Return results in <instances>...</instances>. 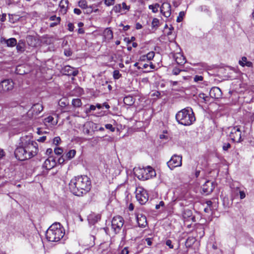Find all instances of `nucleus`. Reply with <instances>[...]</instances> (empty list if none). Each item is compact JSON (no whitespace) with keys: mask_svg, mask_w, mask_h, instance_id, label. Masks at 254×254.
Instances as JSON below:
<instances>
[{"mask_svg":"<svg viewBox=\"0 0 254 254\" xmlns=\"http://www.w3.org/2000/svg\"><path fill=\"white\" fill-rule=\"evenodd\" d=\"M35 144L31 140V136L21 137V145L16 148L14 152L16 158L20 161H24L35 156L38 151Z\"/></svg>","mask_w":254,"mask_h":254,"instance_id":"obj_1","label":"nucleus"},{"mask_svg":"<svg viewBox=\"0 0 254 254\" xmlns=\"http://www.w3.org/2000/svg\"><path fill=\"white\" fill-rule=\"evenodd\" d=\"M76 154V150L72 149L69 150L66 154L65 158L68 160H70L73 158Z\"/></svg>","mask_w":254,"mask_h":254,"instance_id":"obj_31","label":"nucleus"},{"mask_svg":"<svg viewBox=\"0 0 254 254\" xmlns=\"http://www.w3.org/2000/svg\"><path fill=\"white\" fill-rule=\"evenodd\" d=\"M233 191L236 193V194L238 195V193L240 194V197L241 199H243L246 197L245 192L243 190H240V188L238 187L236 188H234L233 189Z\"/></svg>","mask_w":254,"mask_h":254,"instance_id":"obj_26","label":"nucleus"},{"mask_svg":"<svg viewBox=\"0 0 254 254\" xmlns=\"http://www.w3.org/2000/svg\"><path fill=\"white\" fill-rule=\"evenodd\" d=\"M230 137L233 141L236 142H240L243 140L242 132L239 126H236L231 128Z\"/></svg>","mask_w":254,"mask_h":254,"instance_id":"obj_7","label":"nucleus"},{"mask_svg":"<svg viewBox=\"0 0 254 254\" xmlns=\"http://www.w3.org/2000/svg\"><path fill=\"white\" fill-rule=\"evenodd\" d=\"M206 203L207 204V206H209V207H211V206L212 205V202L210 200H208L206 202Z\"/></svg>","mask_w":254,"mask_h":254,"instance_id":"obj_63","label":"nucleus"},{"mask_svg":"<svg viewBox=\"0 0 254 254\" xmlns=\"http://www.w3.org/2000/svg\"><path fill=\"white\" fill-rule=\"evenodd\" d=\"M52 152H53V150L51 148H48V149H47V150L46 151V154L47 155H50L52 153Z\"/></svg>","mask_w":254,"mask_h":254,"instance_id":"obj_62","label":"nucleus"},{"mask_svg":"<svg viewBox=\"0 0 254 254\" xmlns=\"http://www.w3.org/2000/svg\"><path fill=\"white\" fill-rule=\"evenodd\" d=\"M136 218L139 227L144 228L147 225L146 217L143 214L139 213H136Z\"/></svg>","mask_w":254,"mask_h":254,"instance_id":"obj_13","label":"nucleus"},{"mask_svg":"<svg viewBox=\"0 0 254 254\" xmlns=\"http://www.w3.org/2000/svg\"><path fill=\"white\" fill-rule=\"evenodd\" d=\"M166 245L168 246L170 249L173 248V245L172 244V241L170 240H168L166 242Z\"/></svg>","mask_w":254,"mask_h":254,"instance_id":"obj_52","label":"nucleus"},{"mask_svg":"<svg viewBox=\"0 0 254 254\" xmlns=\"http://www.w3.org/2000/svg\"><path fill=\"white\" fill-rule=\"evenodd\" d=\"M183 217L185 221H188L190 219L193 220L194 218V217L192 216V211L189 209H185L184 211Z\"/></svg>","mask_w":254,"mask_h":254,"instance_id":"obj_20","label":"nucleus"},{"mask_svg":"<svg viewBox=\"0 0 254 254\" xmlns=\"http://www.w3.org/2000/svg\"><path fill=\"white\" fill-rule=\"evenodd\" d=\"M174 58L176 63L179 64H183L186 62L184 57L180 54L175 55L174 56Z\"/></svg>","mask_w":254,"mask_h":254,"instance_id":"obj_24","label":"nucleus"},{"mask_svg":"<svg viewBox=\"0 0 254 254\" xmlns=\"http://www.w3.org/2000/svg\"><path fill=\"white\" fill-rule=\"evenodd\" d=\"M176 119L179 124L184 126H190L195 121L192 109L189 107L178 112Z\"/></svg>","mask_w":254,"mask_h":254,"instance_id":"obj_4","label":"nucleus"},{"mask_svg":"<svg viewBox=\"0 0 254 254\" xmlns=\"http://www.w3.org/2000/svg\"><path fill=\"white\" fill-rule=\"evenodd\" d=\"M53 120H54V118L53 117L49 116L47 118L45 119V122L48 123H52V121H53Z\"/></svg>","mask_w":254,"mask_h":254,"instance_id":"obj_50","label":"nucleus"},{"mask_svg":"<svg viewBox=\"0 0 254 254\" xmlns=\"http://www.w3.org/2000/svg\"><path fill=\"white\" fill-rule=\"evenodd\" d=\"M49 19L51 21H53V22H52L50 24V26L51 27H54L57 26L60 24L61 21L60 17H57L56 15L51 16Z\"/></svg>","mask_w":254,"mask_h":254,"instance_id":"obj_21","label":"nucleus"},{"mask_svg":"<svg viewBox=\"0 0 254 254\" xmlns=\"http://www.w3.org/2000/svg\"><path fill=\"white\" fill-rule=\"evenodd\" d=\"M5 155L4 151L3 149H0V159L2 158Z\"/></svg>","mask_w":254,"mask_h":254,"instance_id":"obj_60","label":"nucleus"},{"mask_svg":"<svg viewBox=\"0 0 254 254\" xmlns=\"http://www.w3.org/2000/svg\"><path fill=\"white\" fill-rule=\"evenodd\" d=\"M84 9L85 10L84 13L90 14L93 12V5L89 6H87Z\"/></svg>","mask_w":254,"mask_h":254,"instance_id":"obj_41","label":"nucleus"},{"mask_svg":"<svg viewBox=\"0 0 254 254\" xmlns=\"http://www.w3.org/2000/svg\"><path fill=\"white\" fill-rule=\"evenodd\" d=\"M68 6V0H61L59 4V12L62 14H65L67 10Z\"/></svg>","mask_w":254,"mask_h":254,"instance_id":"obj_15","label":"nucleus"},{"mask_svg":"<svg viewBox=\"0 0 254 254\" xmlns=\"http://www.w3.org/2000/svg\"><path fill=\"white\" fill-rule=\"evenodd\" d=\"M155 56V53L154 52H150L147 53L146 55L142 56L141 57V59L142 60H145V59L148 60V61H151L153 59Z\"/></svg>","mask_w":254,"mask_h":254,"instance_id":"obj_30","label":"nucleus"},{"mask_svg":"<svg viewBox=\"0 0 254 254\" xmlns=\"http://www.w3.org/2000/svg\"><path fill=\"white\" fill-rule=\"evenodd\" d=\"M14 87V83L11 80L5 79L0 82V93H4L11 90Z\"/></svg>","mask_w":254,"mask_h":254,"instance_id":"obj_8","label":"nucleus"},{"mask_svg":"<svg viewBox=\"0 0 254 254\" xmlns=\"http://www.w3.org/2000/svg\"><path fill=\"white\" fill-rule=\"evenodd\" d=\"M68 26V29L70 31H73V30H74V25L72 23H69L67 25Z\"/></svg>","mask_w":254,"mask_h":254,"instance_id":"obj_55","label":"nucleus"},{"mask_svg":"<svg viewBox=\"0 0 254 254\" xmlns=\"http://www.w3.org/2000/svg\"><path fill=\"white\" fill-rule=\"evenodd\" d=\"M149 8L152 10L153 13H156L158 12V9L160 7V5L158 3H155L154 4L149 5L148 6Z\"/></svg>","mask_w":254,"mask_h":254,"instance_id":"obj_35","label":"nucleus"},{"mask_svg":"<svg viewBox=\"0 0 254 254\" xmlns=\"http://www.w3.org/2000/svg\"><path fill=\"white\" fill-rule=\"evenodd\" d=\"M64 231L60 223L53 224L46 233L47 239L50 242H58L64 236Z\"/></svg>","mask_w":254,"mask_h":254,"instance_id":"obj_3","label":"nucleus"},{"mask_svg":"<svg viewBox=\"0 0 254 254\" xmlns=\"http://www.w3.org/2000/svg\"><path fill=\"white\" fill-rule=\"evenodd\" d=\"M134 174L139 180H146L155 176V170L151 167L138 168L134 169Z\"/></svg>","mask_w":254,"mask_h":254,"instance_id":"obj_5","label":"nucleus"},{"mask_svg":"<svg viewBox=\"0 0 254 254\" xmlns=\"http://www.w3.org/2000/svg\"><path fill=\"white\" fill-rule=\"evenodd\" d=\"M74 13L77 15H80L81 13V11L78 8H74Z\"/></svg>","mask_w":254,"mask_h":254,"instance_id":"obj_57","label":"nucleus"},{"mask_svg":"<svg viewBox=\"0 0 254 254\" xmlns=\"http://www.w3.org/2000/svg\"><path fill=\"white\" fill-rule=\"evenodd\" d=\"M54 152L57 155H61L63 152V149L61 147H56L54 149Z\"/></svg>","mask_w":254,"mask_h":254,"instance_id":"obj_43","label":"nucleus"},{"mask_svg":"<svg viewBox=\"0 0 254 254\" xmlns=\"http://www.w3.org/2000/svg\"><path fill=\"white\" fill-rule=\"evenodd\" d=\"M142 27V25L141 24H140L139 23H137L135 25V28L136 29H141Z\"/></svg>","mask_w":254,"mask_h":254,"instance_id":"obj_61","label":"nucleus"},{"mask_svg":"<svg viewBox=\"0 0 254 254\" xmlns=\"http://www.w3.org/2000/svg\"><path fill=\"white\" fill-rule=\"evenodd\" d=\"M195 242V238L193 237H190L187 239L185 243V245L186 247L190 248L194 243Z\"/></svg>","mask_w":254,"mask_h":254,"instance_id":"obj_27","label":"nucleus"},{"mask_svg":"<svg viewBox=\"0 0 254 254\" xmlns=\"http://www.w3.org/2000/svg\"><path fill=\"white\" fill-rule=\"evenodd\" d=\"M128 248L125 247L122 250L120 254H128Z\"/></svg>","mask_w":254,"mask_h":254,"instance_id":"obj_54","label":"nucleus"},{"mask_svg":"<svg viewBox=\"0 0 254 254\" xmlns=\"http://www.w3.org/2000/svg\"><path fill=\"white\" fill-rule=\"evenodd\" d=\"M209 94L212 98L218 99L221 96L222 92L219 88L214 87L210 89Z\"/></svg>","mask_w":254,"mask_h":254,"instance_id":"obj_17","label":"nucleus"},{"mask_svg":"<svg viewBox=\"0 0 254 254\" xmlns=\"http://www.w3.org/2000/svg\"><path fill=\"white\" fill-rule=\"evenodd\" d=\"M105 127L106 129H109L112 132H114L115 130V128L113 127L111 124H106L105 125Z\"/></svg>","mask_w":254,"mask_h":254,"instance_id":"obj_46","label":"nucleus"},{"mask_svg":"<svg viewBox=\"0 0 254 254\" xmlns=\"http://www.w3.org/2000/svg\"><path fill=\"white\" fill-rule=\"evenodd\" d=\"M184 16H185V12L184 11L180 12V13L179 14V16L177 17V21L178 22H181L183 20Z\"/></svg>","mask_w":254,"mask_h":254,"instance_id":"obj_40","label":"nucleus"},{"mask_svg":"<svg viewBox=\"0 0 254 254\" xmlns=\"http://www.w3.org/2000/svg\"><path fill=\"white\" fill-rule=\"evenodd\" d=\"M168 166L171 170L182 165V156L174 155L171 159L167 162Z\"/></svg>","mask_w":254,"mask_h":254,"instance_id":"obj_9","label":"nucleus"},{"mask_svg":"<svg viewBox=\"0 0 254 254\" xmlns=\"http://www.w3.org/2000/svg\"><path fill=\"white\" fill-rule=\"evenodd\" d=\"M101 219V216L99 214H92L89 216L88 219L90 222L94 224L95 223L98 222Z\"/></svg>","mask_w":254,"mask_h":254,"instance_id":"obj_25","label":"nucleus"},{"mask_svg":"<svg viewBox=\"0 0 254 254\" xmlns=\"http://www.w3.org/2000/svg\"><path fill=\"white\" fill-rule=\"evenodd\" d=\"M112 11L115 13H121L122 14L126 13V12H123L121 4H117L113 8Z\"/></svg>","mask_w":254,"mask_h":254,"instance_id":"obj_29","label":"nucleus"},{"mask_svg":"<svg viewBox=\"0 0 254 254\" xmlns=\"http://www.w3.org/2000/svg\"><path fill=\"white\" fill-rule=\"evenodd\" d=\"M160 26V21L157 18H154L151 23V26L153 29H157Z\"/></svg>","mask_w":254,"mask_h":254,"instance_id":"obj_33","label":"nucleus"},{"mask_svg":"<svg viewBox=\"0 0 254 254\" xmlns=\"http://www.w3.org/2000/svg\"><path fill=\"white\" fill-rule=\"evenodd\" d=\"M230 147H231V144L228 142L224 143L223 144L222 148H223V150H224V151H227L228 150V149L230 148Z\"/></svg>","mask_w":254,"mask_h":254,"instance_id":"obj_47","label":"nucleus"},{"mask_svg":"<svg viewBox=\"0 0 254 254\" xmlns=\"http://www.w3.org/2000/svg\"><path fill=\"white\" fill-rule=\"evenodd\" d=\"M84 31L83 29L80 28L78 29V33L79 34H83V33H84Z\"/></svg>","mask_w":254,"mask_h":254,"instance_id":"obj_64","label":"nucleus"},{"mask_svg":"<svg viewBox=\"0 0 254 254\" xmlns=\"http://www.w3.org/2000/svg\"><path fill=\"white\" fill-rule=\"evenodd\" d=\"M161 13L166 17H169L171 14V6L169 3L164 2L160 6Z\"/></svg>","mask_w":254,"mask_h":254,"instance_id":"obj_11","label":"nucleus"},{"mask_svg":"<svg viewBox=\"0 0 254 254\" xmlns=\"http://www.w3.org/2000/svg\"><path fill=\"white\" fill-rule=\"evenodd\" d=\"M198 96L200 99H203L204 102H207L208 101L209 97L206 96V95L204 93H200Z\"/></svg>","mask_w":254,"mask_h":254,"instance_id":"obj_44","label":"nucleus"},{"mask_svg":"<svg viewBox=\"0 0 254 254\" xmlns=\"http://www.w3.org/2000/svg\"><path fill=\"white\" fill-rule=\"evenodd\" d=\"M122 76L118 70H115L113 72V77L115 79H119Z\"/></svg>","mask_w":254,"mask_h":254,"instance_id":"obj_39","label":"nucleus"},{"mask_svg":"<svg viewBox=\"0 0 254 254\" xmlns=\"http://www.w3.org/2000/svg\"><path fill=\"white\" fill-rule=\"evenodd\" d=\"M164 205V202L163 201H160L158 204H156L155 206V208L156 209H158L160 208L161 206H163Z\"/></svg>","mask_w":254,"mask_h":254,"instance_id":"obj_56","label":"nucleus"},{"mask_svg":"<svg viewBox=\"0 0 254 254\" xmlns=\"http://www.w3.org/2000/svg\"><path fill=\"white\" fill-rule=\"evenodd\" d=\"M61 141V138L60 137H55L53 139V143L56 145H58Z\"/></svg>","mask_w":254,"mask_h":254,"instance_id":"obj_49","label":"nucleus"},{"mask_svg":"<svg viewBox=\"0 0 254 254\" xmlns=\"http://www.w3.org/2000/svg\"><path fill=\"white\" fill-rule=\"evenodd\" d=\"M124 102L127 105H131L134 103L133 97L130 96L125 97L124 99Z\"/></svg>","mask_w":254,"mask_h":254,"instance_id":"obj_32","label":"nucleus"},{"mask_svg":"<svg viewBox=\"0 0 254 254\" xmlns=\"http://www.w3.org/2000/svg\"><path fill=\"white\" fill-rule=\"evenodd\" d=\"M89 124H85L84 125L83 127V132L85 134H89L90 133V130L89 128Z\"/></svg>","mask_w":254,"mask_h":254,"instance_id":"obj_37","label":"nucleus"},{"mask_svg":"<svg viewBox=\"0 0 254 254\" xmlns=\"http://www.w3.org/2000/svg\"><path fill=\"white\" fill-rule=\"evenodd\" d=\"M203 76H201V75H195L194 77V81L195 82H199V81H202L203 80Z\"/></svg>","mask_w":254,"mask_h":254,"instance_id":"obj_48","label":"nucleus"},{"mask_svg":"<svg viewBox=\"0 0 254 254\" xmlns=\"http://www.w3.org/2000/svg\"><path fill=\"white\" fill-rule=\"evenodd\" d=\"M72 104L74 107L78 108L81 106L82 102L80 99H73L72 101Z\"/></svg>","mask_w":254,"mask_h":254,"instance_id":"obj_34","label":"nucleus"},{"mask_svg":"<svg viewBox=\"0 0 254 254\" xmlns=\"http://www.w3.org/2000/svg\"><path fill=\"white\" fill-rule=\"evenodd\" d=\"M115 0H104L105 4L108 6H111L115 3Z\"/></svg>","mask_w":254,"mask_h":254,"instance_id":"obj_45","label":"nucleus"},{"mask_svg":"<svg viewBox=\"0 0 254 254\" xmlns=\"http://www.w3.org/2000/svg\"><path fill=\"white\" fill-rule=\"evenodd\" d=\"M64 54L66 57H69L71 55L72 52L69 49H66L64 51Z\"/></svg>","mask_w":254,"mask_h":254,"instance_id":"obj_51","label":"nucleus"},{"mask_svg":"<svg viewBox=\"0 0 254 254\" xmlns=\"http://www.w3.org/2000/svg\"><path fill=\"white\" fill-rule=\"evenodd\" d=\"M145 241H146L147 242V244L148 246H151V244H152V241H151V238H147L146 239Z\"/></svg>","mask_w":254,"mask_h":254,"instance_id":"obj_59","label":"nucleus"},{"mask_svg":"<svg viewBox=\"0 0 254 254\" xmlns=\"http://www.w3.org/2000/svg\"><path fill=\"white\" fill-rule=\"evenodd\" d=\"M43 107L42 105L40 103L34 104L31 109L33 114L35 115H38L43 111Z\"/></svg>","mask_w":254,"mask_h":254,"instance_id":"obj_19","label":"nucleus"},{"mask_svg":"<svg viewBox=\"0 0 254 254\" xmlns=\"http://www.w3.org/2000/svg\"><path fill=\"white\" fill-rule=\"evenodd\" d=\"M16 45V49L18 52H22L24 50V44L23 42H20Z\"/></svg>","mask_w":254,"mask_h":254,"instance_id":"obj_36","label":"nucleus"},{"mask_svg":"<svg viewBox=\"0 0 254 254\" xmlns=\"http://www.w3.org/2000/svg\"><path fill=\"white\" fill-rule=\"evenodd\" d=\"M110 251V244L108 242H105L100 245L98 252L101 254H107Z\"/></svg>","mask_w":254,"mask_h":254,"instance_id":"obj_16","label":"nucleus"},{"mask_svg":"<svg viewBox=\"0 0 254 254\" xmlns=\"http://www.w3.org/2000/svg\"><path fill=\"white\" fill-rule=\"evenodd\" d=\"M64 71L65 74L72 75L73 76H76L78 73V70L68 65L65 66L64 67Z\"/></svg>","mask_w":254,"mask_h":254,"instance_id":"obj_18","label":"nucleus"},{"mask_svg":"<svg viewBox=\"0 0 254 254\" xmlns=\"http://www.w3.org/2000/svg\"><path fill=\"white\" fill-rule=\"evenodd\" d=\"M239 64L242 66L252 67L253 63L250 61H248L247 58L246 57H243L241 60L239 61Z\"/></svg>","mask_w":254,"mask_h":254,"instance_id":"obj_22","label":"nucleus"},{"mask_svg":"<svg viewBox=\"0 0 254 254\" xmlns=\"http://www.w3.org/2000/svg\"><path fill=\"white\" fill-rule=\"evenodd\" d=\"M91 188L90 179L86 176H80L72 178L69 183V189L75 195L80 196L88 192Z\"/></svg>","mask_w":254,"mask_h":254,"instance_id":"obj_2","label":"nucleus"},{"mask_svg":"<svg viewBox=\"0 0 254 254\" xmlns=\"http://www.w3.org/2000/svg\"><path fill=\"white\" fill-rule=\"evenodd\" d=\"M181 71V70H180V69H179L178 68H175L173 70V73L174 75H178L180 73Z\"/></svg>","mask_w":254,"mask_h":254,"instance_id":"obj_53","label":"nucleus"},{"mask_svg":"<svg viewBox=\"0 0 254 254\" xmlns=\"http://www.w3.org/2000/svg\"><path fill=\"white\" fill-rule=\"evenodd\" d=\"M214 187L213 182L207 181L202 186V190L204 193L208 194L212 192Z\"/></svg>","mask_w":254,"mask_h":254,"instance_id":"obj_14","label":"nucleus"},{"mask_svg":"<svg viewBox=\"0 0 254 254\" xmlns=\"http://www.w3.org/2000/svg\"><path fill=\"white\" fill-rule=\"evenodd\" d=\"M5 43L8 47H14L17 44V41L16 39L11 38L6 40Z\"/></svg>","mask_w":254,"mask_h":254,"instance_id":"obj_28","label":"nucleus"},{"mask_svg":"<svg viewBox=\"0 0 254 254\" xmlns=\"http://www.w3.org/2000/svg\"><path fill=\"white\" fill-rule=\"evenodd\" d=\"M136 198L141 204H144L148 200V195L146 190L142 187H138L136 190Z\"/></svg>","mask_w":254,"mask_h":254,"instance_id":"obj_6","label":"nucleus"},{"mask_svg":"<svg viewBox=\"0 0 254 254\" xmlns=\"http://www.w3.org/2000/svg\"><path fill=\"white\" fill-rule=\"evenodd\" d=\"M124 224V220L123 218L120 216H116L114 217L112 221V227L116 232L122 228Z\"/></svg>","mask_w":254,"mask_h":254,"instance_id":"obj_10","label":"nucleus"},{"mask_svg":"<svg viewBox=\"0 0 254 254\" xmlns=\"http://www.w3.org/2000/svg\"><path fill=\"white\" fill-rule=\"evenodd\" d=\"M78 6L82 9H85L88 6L87 1L85 0H81L79 1Z\"/></svg>","mask_w":254,"mask_h":254,"instance_id":"obj_38","label":"nucleus"},{"mask_svg":"<svg viewBox=\"0 0 254 254\" xmlns=\"http://www.w3.org/2000/svg\"><path fill=\"white\" fill-rule=\"evenodd\" d=\"M46 139V136H43L40 137L39 139H37V140L39 142H43L45 141Z\"/></svg>","mask_w":254,"mask_h":254,"instance_id":"obj_58","label":"nucleus"},{"mask_svg":"<svg viewBox=\"0 0 254 254\" xmlns=\"http://www.w3.org/2000/svg\"><path fill=\"white\" fill-rule=\"evenodd\" d=\"M121 6H122V11H128L129 10V9H130V6L129 5H127L126 2H123L122 4H121Z\"/></svg>","mask_w":254,"mask_h":254,"instance_id":"obj_42","label":"nucleus"},{"mask_svg":"<svg viewBox=\"0 0 254 254\" xmlns=\"http://www.w3.org/2000/svg\"><path fill=\"white\" fill-rule=\"evenodd\" d=\"M104 36L106 40L109 41L113 38L112 31L110 28H107L104 30Z\"/></svg>","mask_w":254,"mask_h":254,"instance_id":"obj_23","label":"nucleus"},{"mask_svg":"<svg viewBox=\"0 0 254 254\" xmlns=\"http://www.w3.org/2000/svg\"><path fill=\"white\" fill-rule=\"evenodd\" d=\"M56 165L55 158L52 156L48 157L43 164V167L46 170H51Z\"/></svg>","mask_w":254,"mask_h":254,"instance_id":"obj_12","label":"nucleus"}]
</instances>
